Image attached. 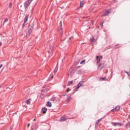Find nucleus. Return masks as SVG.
<instances>
[{"mask_svg": "<svg viewBox=\"0 0 130 130\" xmlns=\"http://www.w3.org/2000/svg\"><path fill=\"white\" fill-rule=\"evenodd\" d=\"M37 128H38V125H37V124H34V125H32L31 129H37Z\"/></svg>", "mask_w": 130, "mask_h": 130, "instance_id": "nucleus-11", "label": "nucleus"}, {"mask_svg": "<svg viewBox=\"0 0 130 130\" xmlns=\"http://www.w3.org/2000/svg\"><path fill=\"white\" fill-rule=\"evenodd\" d=\"M25 23H23V25H22V27H24V26H25Z\"/></svg>", "mask_w": 130, "mask_h": 130, "instance_id": "nucleus-36", "label": "nucleus"}, {"mask_svg": "<svg viewBox=\"0 0 130 130\" xmlns=\"http://www.w3.org/2000/svg\"><path fill=\"white\" fill-rule=\"evenodd\" d=\"M51 53H53V52H52V51H51Z\"/></svg>", "mask_w": 130, "mask_h": 130, "instance_id": "nucleus-42", "label": "nucleus"}, {"mask_svg": "<svg viewBox=\"0 0 130 130\" xmlns=\"http://www.w3.org/2000/svg\"><path fill=\"white\" fill-rule=\"evenodd\" d=\"M113 125L114 126H116V125H119L120 126L122 125L121 123H116V122H114L113 123Z\"/></svg>", "mask_w": 130, "mask_h": 130, "instance_id": "nucleus-12", "label": "nucleus"}, {"mask_svg": "<svg viewBox=\"0 0 130 130\" xmlns=\"http://www.w3.org/2000/svg\"><path fill=\"white\" fill-rule=\"evenodd\" d=\"M96 41V40H94V39H92L91 40V44H93L94 42H95Z\"/></svg>", "mask_w": 130, "mask_h": 130, "instance_id": "nucleus-24", "label": "nucleus"}, {"mask_svg": "<svg viewBox=\"0 0 130 130\" xmlns=\"http://www.w3.org/2000/svg\"><path fill=\"white\" fill-rule=\"evenodd\" d=\"M9 7L12 8V3H10Z\"/></svg>", "mask_w": 130, "mask_h": 130, "instance_id": "nucleus-30", "label": "nucleus"}, {"mask_svg": "<svg viewBox=\"0 0 130 130\" xmlns=\"http://www.w3.org/2000/svg\"><path fill=\"white\" fill-rule=\"evenodd\" d=\"M85 62H86V60H83L80 62V64H85Z\"/></svg>", "mask_w": 130, "mask_h": 130, "instance_id": "nucleus-20", "label": "nucleus"}, {"mask_svg": "<svg viewBox=\"0 0 130 130\" xmlns=\"http://www.w3.org/2000/svg\"><path fill=\"white\" fill-rule=\"evenodd\" d=\"M103 68H104V63H100L99 65L98 70H99V71H101Z\"/></svg>", "mask_w": 130, "mask_h": 130, "instance_id": "nucleus-7", "label": "nucleus"}, {"mask_svg": "<svg viewBox=\"0 0 130 130\" xmlns=\"http://www.w3.org/2000/svg\"><path fill=\"white\" fill-rule=\"evenodd\" d=\"M102 120V118L98 120L95 122V125H97V124H98V123H99V122H100V121H101Z\"/></svg>", "mask_w": 130, "mask_h": 130, "instance_id": "nucleus-16", "label": "nucleus"}, {"mask_svg": "<svg viewBox=\"0 0 130 130\" xmlns=\"http://www.w3.org/2000/svg\"><path fill=\"white\" fill-rule=\"evenodd\" d=\"M3 67V64L0 65V69H2V67Z\"/></svg>", "mask_w": 130, "mask_h": 130, "instance_id": "nucleus-33", "label": "nucleus"}, {"mask_svg": "<svg viewBox=\"0 0 130 130\" xmlns=\"http://www.w3.org/2000/svg\"><path fill=\"white\" fill-rule=\"evenodd\" d=\"M57 72V71L56 70H54V73H56Z\"/></svg>", "mask_w": 130, "mask_h": 130, "instance_id": "nucleus-34", "label": "nucleus"}, {"mask_svg": "<svg viewBox=\"0 0 130 130\" xmlns=\"http://www.w3.org/2000/svg\"><path fill=\"white\" fill-rule=\"evenodd\" d=\"M42 111L43 114L46 113V111H47V109L45 108H43L42 109Z\"/></svg>", "mask_w": 130, "mask_h": 130, "instance_id": "nucleus-14", "label": "nucleus"}, {"mask_svg": "<svg viewBox=\"0 0 130 130\" xmlns=\"http://www.w3.org/2000/svg\"><path fill=\"white\" fill-rule=\"evenodd\" d=\"M101 59V58H100V57H99V56H96L97 63H99V62H100Z\"/></svg>", "mask_w": 130, "mask_h": 130, "instance_id": "nucleus-15", "label": "nucleus"}, {"mask_svg": "<svg viewBox=\"0 0 130 130\" xmlns=\"http://www.w3.org/2000/svg\"><path fill=\"white\" fill-rule=\"evenodd\" d=\"M73 84V81L69 82L68 83L67 86H71V85Z\"/></svg>", "mask_w": 130, "mask_h": 130, "instance_id": "nucleus-21", "label": "nucleus"}, {"mask_svg": "<svg viewBox=\"0 0 130 130\" xmlns=\"http://www.w3.org/2000/svg\"><path fill=\"white\" fill-rule=\"evenodd\" d=\"M72 38H74V37H71L69 38L70 40H71V39H72Z\"/></svg>", "mask_w": 130, "mask_h": 130, "instance_id": "nucleus-32", "label": "nucleus"}, {"mask_svg": "<svg viewBox=\"0 0 130 130\" xmlns=\"http://www.w3.org/2000/svg\"><path fill=\"white\" fill-rule=\"evenodd\" d=\"M28 18H29V15H26L24 18V24L27 23V21H28Z\"/></svg>", "mask_w": 130, "mask_h": 130, "instance_id": "nucleus-13", "label": "nucleus"}, {"mask_svg": "<svg viewBox=\"0 0 130 130\" xmlns=\"http://www.w3.org/2000/svg\"><path fill=\"white\" fill-rule=\"evenodd\" d=\"M119 109H120V106H117L115 108L113 109L111 111L112 112H115L116 111L119 110Z\"/></svg>", "mask_w": 130, "mask_h": 130, "instance_id": "nucleus-6", "label": "nucleus"}, {"mask_svg": "<svg viewBox=\"0 0 130 130\" xmlns=\"http://www.w3.org/2000/svg\"><path fill=\"white\" fill-rule=\"evenodd\" d=\"M67 99H68V101H70L69 100H70V99H71V96L68 95V96H67Z\"/></svg>", "mask_w": 130, "mask_h": 130, "instance_id": "nucleus-27", "label": "nucleus"}, {"mask_svg": "<svg viewBox=\"0 0 130 130\" xmlns=\"http://www.w3.org/2000/svg\"><path fill=\"white\" fill-rule=\"evenodd\" d=\"M70 91H71V89H70L69 88H68L67 90V92H69Z\"/></svg>", "mask_w": 130, "mask_h": 130, "instance_id": "nucleus-29", "label": "nucleus"}, {"mask_svg": "<svg viewBox=\"0 0 130 130\" xmlns=\"http://www.w3.org/2000/svg\"><path fill=\"white\" fill-rule=\"evenodd\" d=\"M101 58H102V56H101Z\"/></svg>", "mask_w": 130, "mask_h": 130, "instance_id": "nucleus-43", "label": "nucleus"}, {"mask_svg": "<svg viewBox=\"0 0 130 130\" xmlns=\"http://www.w3.org/2000/svg\"><path fill=\"white\" fill-rule=\"evenodd\" d=\"M8 21H9V19H5V20H4V23H3V25H5V23H7V22H8Z\"/></svg>", "mask_w": 130, "mask_h": 130, "instance_id": "nucleus-23", "label": "nucleus"}, {"mask_svg": "<svg viewBox=\"0 0 130 130\" xmlns=\"http://www.w3.org/2000/svg\"><path fill=\"white\" fill-rule=\"evenodd\" d=\"M30 89H27V90L25 91V95H31V94H32V92H30Z\"/></svg>", "mask_w": 130, "mask_h": 130, "instance_id": "nucleus-10", "label": "nucleus"}, {"mask_svg": "<svg viewBox=\"0 0 130 130\" xmlns=\"http://www.w3.org/2000/svg\"><path fill=\"white\" fill-rule=\"evenodd\" d=\"M33 29H34V22L30 21L28 25V27L26 30V36H30L31 33H32V31H33Z\"/></svg>", "mask_w": 130, "mask_h": 130, "instance_id": "nucleus-1", "label": "nucleus"}, {"mask_svg": "<svg viewBox=\"0 0 130 130\" xmlns=\"http://www.w3.org/2000/svg\"><path fill=\"white\" fill-rule=\"evenodd\" d=\"M30 126V123H28L27 124V128H29V127Z\"/></svg>", "mask_w": 130, "mask_h": 130, "instance_id": "nucleus-31", "label": "nucleus"}, {"mask_svg": "<svg viewBox=\"0 0 130 130\" xmlns=\"http://www.w3.org/2000/svg\"><path fill=\"white\" fill-rule=\"evenodd\" d=\"M63 96H66V94H63Z\"/></svg>", "mask_w": 130, "mask_h": 130, "instance_id": "nucleus-41", "label": "nucleus"}, {"mask_svg": "<svg viewBox=\"0 0 130 130\" xmlns=\"http://www.w3.org/2000/svg\"><path fill=\"white\" fill-rule=\"evenodd\" d=\"M25 103H26L27 105L30 104V101L29 100H26Z\"/></svg>", "mask_w": 130, "mask_h": 130, "instance_id": "nucleus-25", "label": "nucleus"}, {"mask_svg": "<svg viewBox=\"0 0 130 130\" xmlns=\"http://www.w3.org/2000/svg\"><path fill=\"white\" fill-rule=\"evenodd\" d=\"M67 120H68V119H67V118H66L65 117L62 116L59 119V121L61 122L67 121Z\"/></svg>", "mask_w": 130, "mask_h": 130, "instance_id": "nucleus-9", "label": "nucleus"}, {"mask_svg": "<svg viewBox=\"0 0 130 130\" xmlns=\"http://www.w3.org/2000/svg\"><path fill=\"white\" fill-rule=\"evenodd\" d=\"M63 88H66L67 87V85L63 86Z\"/></svg>", "mask_w": 130, "mask_h": 130, "instance_id": "nucleus-37", "label": "nucleus"}, {"mask_svg": "<svg viewBox=\"0 0 130 130\" xmlns=\"http://www.w3.org/2000/svg\"><path fill=\"white\" fill-rule=\"evenodd\" d=\"M124 73H125V74H127V76H128V77H129V76H130L129 72H127L126 71H124Z\"/></svg>", "mask_w": 130, "mask_h": 130, "instance_id": "nucleus-26", "label": "nucleus"}, {"mask_svg": "<svg viewBox=\"0 0 130 130\" xmlns=\"http://www.w3.org/2000/svg\"><path fill=\"white\" fill-rule=\"evenodd\" d=\"M68 75L70 77H72L74 75V70L70 69Z\"/></svg>", "mask_w": 130, "mask_h": 130, "instance_id": "nucleus-8", "label": "nucleus"}, {"mask_svg": "<svg viewBox=\"0 0 130 130\" xmlns=\"http://www.w3.org/2000/svg\"><path fill=\"white\" fill-rule=\"evenodd\" d=\"M111 12V9H109L106 11V12H104L103 16L104 17H105L106 16H108L110 13Z\"/></svg>", "mask_w": 130, "mask_h": 130, "instance_id": "nucleus-4", "label": "nucleus"}, {"mask_svg": "<svg viewBox=\"0 0 130 130\" xmlns=\"http://www.w3.org/2000/svg\"><path fill=\"white\" fill-rule=\"evenodd\" d=\"M84 4H85V2L84 1H81L80 2V7H83L84 6Z\"/></svg>", "mask_w": 130, "mask_h": 130, "instance_id": "nucleus-19", "label": "nucleus"}, {"mask_svg": "<svg viewBox=\"0 0 130 130\" xmlns=\"http://www.w3.org/2000/svg\"><path fill=\"white\" fill-rule=\"evenodd\" d=\"M47 106L48 107H51V103L50 102H47Z\"/></svg>", "mask_w": 130, "mask_h": 130, "instance_id": "nucleus-17", "label": "nucleus"}, {"mask_svg": "<svg viewBox=\"0 0 130 130\" xmlns=\"http://www.w3.org/2000/svg\"><path fill=\"white\" fill-rule=\"evenodd\" d=\"M12 129H13V128L11 127L10 128L9 130H12Z\"/></svg>", "mask_w": 130, "mask_h": 130, "instance_id": "nucleus-35", "label": "nucleus"}, {"mask_svg": "<svg viewBox=\"0 0 130 130\" xmlns=\"http://www.w3.org/2000/svg\"><path fill=\"white\" fill-rule=\"evenodd\" d=\"M77 74H78V75H80V74H81V70L78 71H77Z\"/></svg>", "mask_w": 130, "mask_h": 130, "instance_id": "nucleus-28", "label": "nucleus"}, {"mask_svg": "<svg viewBox=\"0 0 130 130\" xmlns=\"http://www.w3.org/2000/svg\"><path fill=\"white\" fill-rule=\"evenodd\" d=\"M1 45H2V43L0 42V46H1Z\"/></svg>", "mask_w": 130, "mask_h": 130, "instance_id": "nucleus-40", "label": "nucleus"}, {"mask_svg": "<svg viewBox=\"0 0 130 130\" xmlns=\"http://www.w3.org/2000/svg\"><path fill=\"white\" fill-rule=\"evenodd\" d=\"M31 2H32V0H30V2H26L24 4V7H25V10L27 11V9H28V7L30 6V4H31Z\"/></svg>", "mask_w": 130, "mask_h": 130, "instance_id": "nucleus-2", "label": "nucleus"}, {"mask_svg": "<svg viewBox=\"0 0 130 130\" xmlns=\"http://www.w3.org/2000/svg\"><path fill=\"white\" fill-rule=\"evenodd\" d=\"M83 83H84V82H83V81L79 82V83L77 84V89L76 90V91H78V89H79V88L82 87V86H83Z\"/></svg>", "mask_w": 130, "mask_h": 130, "instance_id": "nucleus-5", "label": "nucleus"}, {"mask_svg": "<svg viewBox=\"0 0 130 130\" xmlns=\"http://www.w3.org/2000/svg\"><path fill=\"white\" fill-rule=\"evenodd\" d=\"M62 26V24H61V21L60 22L59 24V31L60 32V35H62V28L61 27Z\"/></svg>", "mask_w": 130, "mask_h": 130, "instance_id": "nucleus-3", "label": "nucleus"}, {"mask_svg": "<svg viewBox=\"0 0 130 130\" xmlns=\"http://www.w3.org/2000/svg\"><path fill=\"white\" fill-rule=\"evenodd\" d=\"M33 121H36V119H34L33 120Z\"/></svg>", "mask_w": 130, "mask_h": 130, "instance_id": "nucleus-38", "label": "nucleus"}, {"mask_svg": "<svg viewBox=\"0 0 130 130\" xmlns=\"http://www.w3.org/2000/svg\"><path fill=\"white\" fill-rule=\"evenodd\" d=\"M53 79V75H50V77L49 78L48 81H51Z\"/></svg>", "mask_w": 130, "mask_h": 130, "instance_id": "nucleus-18", "label": "nucleus"}, {"mask_svg": "<svg viewBox=\"0 0 130 130\" xmlns=\"http://www.w3.org/2000/svg\"><path fill=\"white\" fill-rule=\"evenodd\" d=\"M101 26V27H102L103 26V23H102Z\"/></svg>", "mask_w": 130, "mask_h": 130, "instance_id": "nucleus-39", "label": "nucleus"}, {"mask_svg": "<svg viewBox=\"0 0 130 130\" xmlns=\"http://www.w3.org/2000/svg\"><path fill=\"white\" fill-rule=\"evenodd\" d=\"M107 80V79H106V78H100L101 81H106Z\"/></svg>", "mask_w": 130, "mask_h": 130, "instance_id": "nucleus-22", "label": "nucleus"}]
</instances>
